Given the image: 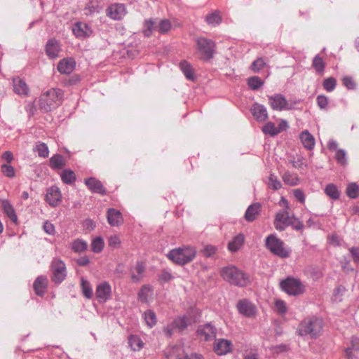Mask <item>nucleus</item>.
Returning a JSON list of instances; mask_svg holds the SVG:
<instances>
[{
	"mask_svg": "<svg viewBox=\"0 0 359 359\" xmlns=\"http://www.w3.org/2000/svg\"><path fill=\"white\" fill-rule=\"evenodd\" d=\"M219 273L222 278L231 285L245 287L250 283V276L235 266L223 267Z\"/></svg>",
	"mask_w": 359,
	"mask_h": 359,
	"instance_id": "nucleus-1",
	"label": "nucleus"
},
{
	"mask_svg": "<svg viewBox=\"0 0 359 359\" xmlns=\"http://www.w3.org/2000/svg\"><path fill=\"white\" fill-rule=\"evenodd\" d=\"M64 93L61 89L52 88L41 94L39 100V109L44 112L57 108L62 102Z\"/></svg>",
	"mask_w": 359,
	"mask_h": 359,
	"instance_id": "nucleus-2",
	"label": "nucleus"
},
{
	"mask_svg": "<svg viewBox=\"0 0 359 359\" xmlns=\"http://www.w3.org/2000/svg\"><path fill=\"white\" fill-rule=\"evenodd\" d=\"M196 255V249L194 247L183 245L169 251L167 257L174 263L183 266L193 261Z\"/></svg>",
	"mask_w": 359,
	"mask_h": 359,
	"instance_id": "nucleus-3",
	"label": "nucleus"
},
{
	"mask_svg": "<svg viewBox=\"0 0 359 359\" xmlns=\"http://www.w3.org/2000/svg\"><path fill=\"white\" fill-rule=\"evenodd\" d=\"M323 324L321 318L315 316L306 318L299 326V334L302 336L310 335L312 338H316L323 330Z\"/></svg>",
	"mask_w": 359,
	"mask_h": 359,
	"instance_id": "nucleus-4",
	"label": "nucleus"
},
{
	"mask_svg": "<svg viewBox=\"0 0 359 359\" xmlns=\"http://www.w3.org/2000/svg\"><path fill=\"white\" fill-rule=\"evenodd\" d=\"M266 248L273 255L285 259L290 257L291 249L285 247L284 242L278 238L276 235L268 236L265 241Z\"/></svg>",
	"mask_w": 359,
	"mask_h": 359,
	"instance_id": "nucleus-5",
	"label": "nucleus"
},
{
	"mask_svg": "<svg viewBox=\"0 0 359 359\" xmlns=\"http://www.w3.org/2000/svg\"><path fill=\"white\" fill-rule=\"evenodd\" d=\"M283 291L291 296L302 294L305 291V287L302 283L297 278L287 277L280 283Z\"/></svg>",
	"mask_w": 359,
	"mask_h": 359,
	"instance_id": "nucleus-6",
	"label": "nucleus"
},
{
	"mask_svg": "<svg viewBox=\"0 0 359 359\" xmlns=\"http://www.w3.org/2000/svg\"><path fill=\"white\" fill-rule=\"evenodd\" d=\"M52 281L56 284L61 283L67 276L65 263L59 257H54L50 263Z\"/></svg>",
	"mask_w": 359,
	"mask_h": 359,
	"instance_id": "nucleus-7",
	"label": "nucleus"
},
{
	"mask_svg": "<svg viewBox=\"0 0 359 359\" xmlns=\"http://www.w3.org/2000/svg\"><path fill=\"white\" fill-rule=\"evenodd\" d=\"M197 49L203 55V59L210 60L213 57L215 43L211 39L201 37L196 40Z\"/></svg>",
	"mask_w": 359,
	"mask_h": 359,
	"instance_id": "nucleus-8",
	"label": "nucleus"
},
{
	"mask_svg": "<svg viewBox=\"0 0 359 359\" xmlns=\"http://www.w3.org/2000/svg\"><path fill=\"white\" fill-rule=\"evenodd\" d=\"M281 202L285 205V208L281 211H279L275 217L274 225L277 230L283 231L287 226L290 224L291 218L290 217L287 210L289 205L287 201L282 198Z\"/></svg>",
	"mask_w": 359,
	"mask_h": 359,
	"instance_id": "nucleus-9",
	"label": "nucleus"
},
{
	"mask_svg": "<svg viewBox=\"0 0 359 359\" xmlns=\"http://www.w3.org/2000/svg\"><path fill=\"white\" fill-rule=\"evenodd\" d=\"M236 309L240 314L246 318H254L257 314L255 305L247 299H243L238 302Z\"/></svg>",
	"mask_w": 359,
	"mask_h": 359,
	"instance_id": "nucleus-10",
	"label": "nucleus"
},
{
	"mask_svg": "<svg viewBox=\"0 0 359 359\" xmlns=\"http://www.w3.org/2000/svg\"><path fill=\"white\" fill-rule=\"evenodd\" d=\"M269 104L273 110L283 111L292 109L285 97L281 94H275L269 97Z\"/></svg>",
	"mask_w": 359,
	"mask_h": 359,
	"instance_id": "nucleus-11",
	"label": "nucleus"
},
{
	"mask_svg": "<svg viewBox=\"0 0 359 359\" xmlns=\"http://www.w3.org/2000/svg\"><path fill=\"white\" fill-rule=\"evenodd\" d=\"M45 201L53 208L58 205L62 201V194L56 186L49 187L46 191Z\"/></svg>",
	"mask_w": 359,
	"mask_h": 359,
	"instance_id": "nucleus-12",
	"label": "nucleus"
},
{
	"mask_svg": "<svg viewBox=\"0 0 359 359\" xmlns=\"http://www.w3.org/2000/svg\"><path fill=\"white\" fill-rule=\"evenodd\" d=\"M111 295V287L109 283L104 281L97 286L95 296L100 303L107 302Z\"/></svg>",
	"mask_w": 359,
	"mask_h": 359,
	"instance_id": "nucleus-13",
	"label": "nucleus"
},
{
	"mask_svg": "<svg viewBox=\"0 0 359 359\" xmlns=\"http://www.w3.org/2000/svg\"><path fill=\"white\" fill-rule=\"evenodd\" d=\"M233 344L230 340L225 339H216L213 349L214 351L219 355H226L232 351Z\"/></svg>",
	"mask_w": 359,
	"mask_h": 359,
	"instance_id": "nucleus-14",
	"label": "nucleus"
},
{
	"mask_svg": "<svg viewBox=\"0 0 359 359\" xmlns=\"http://www.w3.org/2000/svg\"><path fill=\"white\" fill-rule=\"evenodd\" d=\"M126 14V7L122 4H112L107 10V16L115 20H121Z\"/></svg>",
	"mask_w": 359,
	"mask_h": 359,
	"instance_id": "nucleus-15",
	"label": "nucleus"
},
{
	"mask_svg": "<svg viewBox=\"0 0 359 359\" xmlns=\"http://www.w3.org/2000/svg\"><path fill=\"white\" fill-rule=\"evenodd\" d=\"M197 335L204 341L211 340L216 337V329L210 323L200 326L197 330Z\"/></svg>",
	"mask_w": 359,
	"mask_h": 359,
	"instance_id": "nucleus-16",
	"label": "nucleus"
},
{
	"mask_svg": "<svg viewBox=\"0 0 359 359\" xmlns=\"http://www.w3.org/2000/svg\"><path fill=\"white\" fill-rule=\"evenodd\" d=\"M84 183L91 192L100 194L102 196L106 195V189L99 180L95 177H89L85 180Z\"/></svg>",
	"mask_w": 359,
	"mask_h": 359,
	"instance_id": "nucleus-17",
	"label": "nucleus"
},
{
	"mask_svg": "<svg viewBox=\"0 0 359 359\" xmlns=\"http://www.w3.org/2000/svg\"><path fill=\"white\" fill-rule=\"evenodd\" d=\"M251 112L254 118L259 122H264L268 118L266 108L262 104H254L251 108Z\"/></svg>",
	"mask_w": 359,
	"mask_h": 359,
	"instance_id": "nucleus-18",
	"label": "nucleus"
},
{
	"mask_svg": "<svg viewBox=\"0 0 359 359\" xmlns=\"http://www.w3.org/2000/svg\"><path fill=\"white\" fill-rule=\"evenodd\" d=\"M48 286V278L46 276H38L34 282L33 287L36 295H44Z\"/></svg>",
	"mask_w": 359,
	"mask_h": 359,
	"instance_id": "nucleus-19",
	"label": "nucleus"
},
{
	"mask_svg": "<svg viewBox=\"0 0 359 359\" xmlns=\"http://www.w3.org/2000/svg\"><path fill=\"white\" fill-rule=\"evenodd\" d=\"M76 66L75 60L72 58H65L60 60L57 65V70L61 74H69L73 72Z\"/></svg>",
	"mask_w": 359,
	"mask_h": 359,
	"instance_id": "nucleus-20",
	"label": "nucleus"
},
{
	"mask_svg": "<svg viewBox=\"0 0 359 359\" xmlns=\"http://www.w3.org/2000/svg\"><path fill=\"white\" fill-rule=\"evenodd\" d=\"M60 51V46L57 41L53 39L48 41L46 46V52L49 57L56 58L59 57Z\"/></svg>",
	"mask_w": 359,
	"mask_h": 359,
	"instance_id": "nucleus-21",
	"label": "nucleus"
},
{
	"mask_svg": "<svg viewBox=\"0 0 359 359\" xmlns=\"http://www.w3.org/2000/svg\"><path fill=\"white\" fill-rule=\"evenodd\" d=\"M1 207L4 212L6 215L8 217L11 219V220L14 223H18V217L15 213V210L13 206L11 205L10 201L7 199H1Z\"/></svg>",
	"mask_w": 359,
	"mask_h": 359,
	"instance_id": "nucleus-22",
	"label": "nucleus"
},
{
	"mask_svg": "<svg viewBox=\"0 0 359 359\" xmlns=\"http://www.w3.org/2000/svg\"><path fill=\"white\" fill-rule=\"evenodd\" d=\"M262 210V206L259 203L251 204L246 210L245 213V219L248 222H253L257 217L259 215Z\"/></svg>",
	"mask_w": 359,
	"mask_h": 359,
	"instance_id": "nucleus-23",
	"label": "nucleus"
},
{
	"mask_svg": "<svg viewBox=\"0 0 359 359\" xmlns=\"http://www.w3.org/2000/svg\"><path fill=\"white\" fill-rule=\"evenodd\" d=\"M14 92L19 95L26 96L29 93V87L25 81L20 78H15L13 80Z\"/></svg>",
	"mask_w": 359,
	"mask_h": 359,
	"instance_id": "nucleus-24",
	"label": "nucleus"
},
{
	"mask_svg": "<svg viewBox=\"0 0 359 359\" xmlns=\"http://www.w3.org/2000/svg\"><path fill=\"white\" fill-rule=\"evenodd\" d=\"M72 31L74 35L79 38L89 36L92 32L90 27L83 22H76L74 25Z\"/></svg>",
	"mask_w": 359,
	"mask_h": 359,
	"instance_id": "nucleus-25",
	"label": "nucleus"
},
{
	"mask_svg": "<svg viewBox=\"0 0 359 359\" xmlns=\"http://www.w3.org/2000/svg\"><path fill=\"white\" fill-rule=\"evenodd\" d=\"M107 220L111 226H119L123 222V217L120 211L109 208L107 210Z\"/></svg>",
	"mask_w": 359,
	"mask_h": 359,
	"instance_id": "nucleus-26",
	"label": "nucleus"
},
{
	"mask_svg": "<svg viewBox=\"0 0 359 359\" xmlns=\"http://www.w3.org/2000/svg\"><path fill=\"white\" fill-rule=\"evenodd\" d=\"M244 242V235L243 233H238L228 243L227 248L231 252H237L243 245Z\"/></svg>",
	"mask_w": 359,
	"mask_h": 359,
	"instance_id": "nucleus-27",
	"label": "nucleus"
},
{
	"mask_svg": "<svg viewBox=\"0 0 359 359\" xmlns=\"http://www.w3.org/2000/svg\"><path fill=\"white\" fill-rule=\"evenodd\" d=\"M300 140L304 147L308 150H312L315 146V139L313 136L308 131L304 130L299 135Z\"/></svg>",
	"mask_w": 359,
	"mask_h": 359,
	"instance_id": "nucleus-28",
	"label": "nucleus"
},
{
	"mask_svg": "<svg viewBox=\"0 0 359 359\" xmlns=\"http://www.w3.org/2000/svg\"><path fill=\"white\" fill-rule=\"evenodd\" d=\"M145 271V264L142 262H137L135 267L131 269V278L133 282L140 281Z\"/></svg>",
	"mask_w": 359,
	"mask_h": 359,
	"instance_id": "nucleus-29",
	"label": "nucleus"
},
{
	"mask_svg": "<svg viewBox=\"0 0 359 359\" xmlns=\"http://www.w3.org/2000/svg\"><path fill=\"white\" fill-rule=\"evenodd\" d=\"M49 161L50 167L54 170H60L66 165V161L64 156L59 154H54Z\"/></svg>",
	"mask_w": 359,
	"mask_h": 359,
	"instance_id": "nucleus-30",
	"label": "nucleus"
},
{
	"mask_svg": "<svg viewBox=\"0 0 359 359\" xmlns=\"http://www.w3.org/2000/svg\"><path fill=\"white\" fill-rule=\"evenodd\" d=\"M205 20L208 25L212 27H216L220 25L222 21V17L220 11L216 10L208 14L205 16Z\"/></svg>",
	"mask_w": 359,
	"mask_h": 359,
	"instance_id": "nucleus-31",
	"label": "nucleus"
},
{
	"mask_svg": "<svg viewBox=\"0 0 359 359\" xmlns=\"http://www.w3.org/2000/svg\"><path fill=\"white\" fill-rule=\"evenodd\" d=\"M62 182L65 184L72 185L75 183L76 176L74 172L70 169H64L60 173Z\"/></svg>",
	"mask_w": 359,
	"mask_h": 359,
	"instance_id": "nucleus-32",
	"label": "nucleus"
},
{
	"mask_svg": "<svg viewBox=\"0 0 359 359\" xmlns=\"http://www.w3.org/2000/svg\"><path fill=\"white\" fill-rule=\"evenodd\" d=\"M71 249L75 253H81L88 249V243L82 239L77 238L71 243Z\"/></svg>",
	"mask_w": 359,
	"mask_h": 359,
	"instance_id": "nucleus-33",
	"label": "nucleus"
},
{
	"mask_svg": "<svg viewBox=\"0 0 359 359\" xmlns=\"http://www.w3.org/2000/svg\"><path fill=\"white\" fill-rule=\"evenodd\" d=\"M81 287L82 290L83 295L90 299L93 296V292L91 287V285L88 280L82 277L81 278Z\"/></svg>",
	"mask_w": 359,
	"mask_h": 359,
	"instance_id": "nucleus-34",
	"label": "nucleus"
},
{
	"mask_svg": "<svg viewBox=\"0 0 359 359\" xmlns=\"http://www.w3.org/2000/svg\"><path fill=\"white\" fill-rule=\"evenodd\" d=\"M325 193L333 200H337L340 197V191L338 187L332 183L326 185L325 188Z\"/></svg>",
	"mask_w": 359,
	"mask_h": 359,
	"instance_id": "nucleus-35",
	"label": "nucleus"
},
{
	"mask_svg": "<svg viewBox=\"0 0 359 359\" xmlns=\"http://www.w3.org/2000/svg\"><path fill=\"white\" fill-rule=\"evenodd\" d=\"M128 344L132 350L136 351L142 348L144 343L137 335H130L128 338Z\"/></svg>",
	"mask_w": 359,
	"mask_h": 359,
	"instance_id": "nucleus-36",
	"label": "nucleus"
},
{
	"mask_svg": "<svg viewBox=\"0 0 359 359\" xmlns=\"http://www.w3.org/2000/svg\"><path fill=\"white\" fill-rule=\"evenodd\" d=\"M180 67L182 72L184 73L185 77L191 81H194V74L191 65L187 61H182L180 64Z\"/></svg>",
	"mask_w": 359,
	"mask_h": 359,
	"instance_id": "nucleus-37",
	"label": "nucleus"
},
{
	"mask_svg": "<svg viewBox=\"0 0 359 359\" xmlns=\"http://www.w3.org/2000/svg\"><path fill=\"white\" fill-rule=\"evenodd\" d=\"M142 316L147 325L150 328L153 327L157 323L156 313L152 310L144 311Z\"/></svg>",
	"mask_w": 359,
	"mask_h": 359,
	"instance_id": "nucleus-38",
	"label": "nucleus"
},
{
	"mask_svg": "<svg viewBox=\"0 0 359 359\" xmlns=\"http://www.w3.org/2000/svg\"><path fill=\"white\" fill-rule=\"evenodd\" d=\"M289 161L292 165V167L301 171L304 170L308 167L305 158L301 156H297V157H294Z\"/></svg>",
	"mask_w": 359,
	"mask_h": 359,
	"instance_id": "nucleus-39",
	"label": "nucleus"
},
{
	"mask_svg": "<svg viewBox=\"0 0 359 359\" xmlns=\"http://www.w3.org/2000/svg\"><path fill=\"white\" fill-rule=\"evenodd\" d=\"M282 179L286 184L290 186H296L299 182V178L298 176L290 172H285L283 175Z\"/></svg>",
	"mask_w": 359,
	"mask_h": 359,
	"instance_id": "nucleus-40",
	"label": "nucleus"
},
{
	"mask_svg": "<svg viewBox=\"0 0 359 359\" xmlns=\"http://www.w3.org/2000/svg\"><path fill=\"white\" fill-rule=\"evenodd\" d=\"M154 30H157V25H156V22L152 19L146 20L144 24V35L149 37Z\"/></svg>",
	"mask_w": 359,
	"mask_h": 359,
	"instance_id": "nucleus-41",
	"label": "nucleus"
},
{
	"mask_svg": "<svg viewBox=\"0 0 359 359\" xmlns=\"http://www.w3.org/2000/svg\"><path fill=\"white\" fill-rule=\"evenodd\" d=\"M312 66L316 71V72L319 74H323L325 70V63L323 61V58L317 55L314 57L312 62Z\"/></svg>",
	"mask_w": 359,
	"mask_h": 359,
	"instance_id": "nucleus-42",
	"label": "nucleus"
},
{
	"mask_svg": "<svg viewBox=\"0 0 359 359\" xmlns=\"http://www.w3.org/2000/svg\"><path fill=\"white\" fill-rule=\"evenodd\" d=\"M346 193L351 198H356L359 196V185L355 182L348 184Z\"/></svg>",
	"mask_w": 359,
	"mask_h": 359,
	"instance_id": "nucleus-43",
	"label": "nucleus"
},
{
	"mask_svg": "<svg viewBox=\"0 0 359 359\" xmlns=\"http://www.w3.org/2000/svg\"><path fill=\"white\" fill-rule=\"evenodd\" d=\"M34 151L36 152L38 156L43 158L48 156L49 150L46 144L43 142L38 143L34 149Z\"/></svg>",
	"mask_w": 359,
	"mask_h": 359,
	"instance_id": "nucleus-44",
	"label": "nucleus"
},
{
	"mask_svg": "<svg viewBox=\"0 0 359 359\" xmlns=\"http://www.w3.org/2000/svg\"><path fill=\"white\" fill-rule=\"evenodd\" d=\"M172 323L176 330L180 332L184 331L188 326V320L185 316L176 318Z\"/></svg>",
	"mask_w": 359,
	"mask_h": 359,
	"instance_id": "nucleus-45",
	"label": "nucleus"
},
{
	"mask_svg": "<svg viewBox=\"0 0 359 359\" xmlns=\"http://www.w3.org/2000/svg\"><path fill=\"white\" fill-rule=\"evenodd\" d=\"M262 132L264 134L270 135L272 137H274L277 135H278V130L276 129V126L273 122H267L263 127H262Z\"/></svg>",
	"mask_w": 359,
	"mask_h": 359,
	"instance_id": "nucleus-46",
	"label": "nucleus"
},
{
	"mask_svg": "<svg viewBox=\"0 0 359 359\" xmlns=\"http://www.w3.org/2000/svg\"><path fill=\"white\" fill-rule=\"evenodd\" d=\"M104 248V241L101 237L94 238L91 243V249L95 253L100 252Z\"/></svg>",
	"mask_w": 359,
	"mask_h": 359,
	"instance_id": "nucleus-47",
	"label": "nucleus"
},
{
	"mask_svg": "<svg viewBox=\"0 0 359 359\" xmlns=\"http://www.w3.org/2000/svg\"><path fill=\"white\" fill-rule=\"evenodd\" d=\"M282 187L280 181L274 174H271L269 177V187L273 190H278Z\"/></svg>",
	"mask_w": 359,
	"mask_h": 359,
	"instance_id": "nucleus-48",
	"label": "nucleus"
},
{
	"mask_svg": "<svg viewBox=\"0 0 359 359\" xmlns=\"http://www.w3.org/2000/svg\"><path fill=\"white\" fill-rule=\"evenodd\" d=\"M151 293V288L149 286L144 285L138 293V299L142 302H147L148 297Z\"/></svg>",
	"mask_w": 359,
	"mask_h": 359,
	"instance_id": "nucleus-49",
	"label": "nucleus"
},
{
	"mask_svg": "<svg viewBox=\"0 0 359 359\" xmlns=\"http://www.w3.org/2000/svg\"><path fill=\"white\" fill-rule=\"evenodd\" d=\"M248 84L252 90H257L263 86L264 82L258 76H252L248 79Z\"/></svg>",
	"mask_w": 359,
	"mask_h": 359,
	"instance_id": "nucleus-50",
	"label": "nucleus"
},
{
	"mask_svg": "<svg viewBox=\"0 0 359 359\" xmlns=\"http://www.w3.org/2000/svg\"><path fill=\"white\" fill-rule=\"evenodd\" d=\"M337 85V81L334 77H329L324 80L323 86L327 92H332L334 90Z\"/></svg>",
	"mask_w": 359,
	"mask_h": 359,
	"instance_id": "nucleus-51",
	"label": "nucleus"
},
{
	"mask_svg": "<svg viewBox=\"0 0 359 359\" xmlns=\"http://www.w3.org/2000/svg\"><path fill=\"white\" fill-rule=\"evenodd\" d=\"M171 28V24L168 20H162L157 25V31L161 34L167 33Z\"/></svg>",
	"mask_w": 359,
	"mask_h": 359,
	"instance_id": "nucleus-52",
	"label": "nucleus"
},
{
	"mask_svg": "<svg viewBox=\"0 0 359 359\" xmlns=\"http://www.w3.org/2000/svg\"><path fill=\"white\" fill-rule=\"evenodd\" d=\"M266 65V62L262 57H259L251 65V69L254 72H258Z\"/></svg>",
	"mask_w": 359,
	"mask_h": 359,
	"instance_id": "nucleus-53",
	"label": "nucleus"
},
{
	"mask_svg": "<svg viewBox=\"0 0 359 359\" xmlns=\"http://www.w3.org/2000/svg\"><path fill=\"white\" fill-rule=\"evenodd\" d=\"M337 163L340 165H346L347 163L346 152L345 150L339 149L336 151L335 155Z\"/></svg>",
	"mask_w": 359,
	"mask_h": 359,
	"instance_id": "nucleus-54",
	"label": "nucleus"
},
{
	"mask_svg": "<svg viewBox=\"0 0 359 359\" xmlns=\"http://www.w3.org/2000/svg\"><path fill=\"white\" fill-rule=\"evenodd\" d=\"M1 172L8 177H13L15 176L14 168L10 165L3 164L1 165Z\"/></svg>",
	"mask_w": 359,
	"mask_h": 359,
	"instance_id": "nucleus-55",
	"label": "nucleus"
},
{
	"mask_svg": "<svg viewBox=\"0 0 359 359\" xmlns=\"http://www.w3.org/2000/svg\"><path fill=\"white\" fill-rule=\"evenodd\" d=\"M316 102L318 107L320 109H326L328 105V98L327 97L320 95H318L316 98Z\"/></svg>",
	"mask_w": 359,
	"mask_h": 359,
	"instance_id": "nucleus-56",
	"label": "nucleus"
},
{
	"mask_svg": "<svg viewBox=\"0 0 359 359\" xmlns=\"http://www.w3.org/2000/svg\"><path fill=\"white\" fill-rule=\"evenodd\" d=\"M275 307L280 314H285L287 312V306L284 301L278 299L275 302Z\"/></svg>",
	"mask_w": 359,
	"mask_h": 359,
	"instance_id": "nucleus-57",
	"label": "nucleus"
},
{
	"mask_svg": "<svg viewBox=\"0 0 359 359\" xmlns=\"http://www.w3.org/2000/svg\"><path fill=\"white\" fill-rule=\"evenodd\" d=\"M217 249L215 246L212 245H208L204 247L202 252L203 255L206 257H210L215 255L217 252Z\"/></svg>",
	"mask_w": 359,
	"mask_h": 359,
	"instance_id": "nucleus-58",
	"label": "nucleus"
},
{
	"mask_svg": "<svg viewBox=\"0 0 359 359\" xmlns=\"http://www.w3.org/2000/svg\"><path fill=\"white\" fill-rule=\"evenodd\" d=\"M121 245V240L117 235H112L109 238V245L113 248H118Z\"/></svg>",
	"mask_w": 359,
	"mask_h": 359,
	"instance_id": "nucleus-59",
	"label": "nucleus"
},
{
	"mask_svg": "<svg viewBox=\"0 0 359 359\" xmlns=\"http://www.w3.org/2000/svg\"><path fill=\"white\" fill-rule=\"evenodd\" d=\"M345 291H346L345 287H344L342 285H339V287H337L334 290V294H333L334 300L335 301H341V297H342V295L344 294Z\"/></svg>",
	"mask_w": 359,
	"mask_h": 359,
	"instance_id": "nucleus-60",
	"label": "nucleus"
},
{
	"mask_svg": "<svg viewBox=\"0 0 359 359\" xmlns=\"http://www.w3.org/2000/svg\"><path fill=\"white\" fill-rule=\"evenodd\" d=\"M43 229L49 235H53L55 233V226L49 221L44 222Z\"/></svg>",
	"mask_w": 359,
	"mask_h": 359,
	"instance_id": "nucleus-61",
	"label": "nucleus"
},
{
	"mask_svg": "<svg viewBox=\"0 0 359 359\" xmlns=\"http://www.w3.org/2000/svg\"><path fill=\"white\" fill-rule=\"evenodd\" d=\"M159 278L161 280H162L165 282H168V281H170L172 279H173L174 277L170 271H168L167 269H163V270H162Z\"/></svg>",
	"mask_w": 359,
	"mask_h": 359,
	"instance_id": "nucleus-62",
	"label": "nucleus"
},
{
	"mask_svg": "<svg viewBox=\"0 0 359 359\" xmlns=\"http://www.w3.org/2000/svg\"><path fill=\"white\" fill-rule=\"evenodd\" d=\"M349 252L353 258V261L355 264H359V248L352 247L349 249Z\"/></svg>",
	"mask_w": 359,
	"mask_h": 359,
	"instance_id": "nucleus-63",
	"label": "nucleus"
},
{
	"mask_svg": "<svg viewBox=\"0 0 359 359\" xmlns=\"http://www.w3.org/2000/svg\"><path fill=\"white\" fill-rule=\"evenodd\" d=\"M348 348L359 353V337H353L351 340V346Z\"/></svg>",
	"mask_w": 359,
	"mask_h": 359,
	"instance_id": "nucleus-64",
	"label": "nucleus"
}]
</instances>
